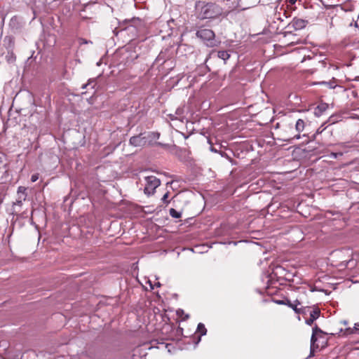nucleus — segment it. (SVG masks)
<instances>
[{"label": "nucleus", "instance_id": "nucleus-1", "mask_svg": "<svg viewBox=\"0 0 359 359\" xmlns=\"http://www.w3.org/2000/svg\"><path fill=\"white\" fill-rule=\"evenodd\" d=\"M197 18L201 20H216L226 18L229 13L216 3L199 1L196 5Z\"/></svg>", "mask_w": 359, "mask_h": 359}, {"label": "nucleus", "instance_id": "nucleus-2", "mask_svg": "<svg viewBox=\"0 0 359 359\" xmlns=\"http://www.w3.org/2000/svg\"><path fill=\"white\" fill-rule=\"evenodd\" d=\"M198 38L203 40L209 47H215L217 45L215 40V34L210 29L200 28L196 33Z\"/></svg>", "mask_w": 359, "mask_h": 359}, {"label": "nucleus", "instance_id": "nucleus-3", "mask_svg": "<svg viewBox=\"0 0 359 359\" xmlns=\"http://www.w3.org/2000/svg\"><path fill=\"white\" fill-rule=\"evenodd\" d=\"M145 182L146 184L144 192L148 196L154 194L156 189L161 184V180L155 176L146 177Z\"/></svg>", "mask_w": 359, "mask_h": 359}, {"label": "nucleus", "instance_id": "nucleus-4", "mask_svg": "<svg viewBox=\"0 0 359 359\" xmlns=\"http://www.w3.org/2000/svg\"><path fill=\"white\" fill-rule=\"evenodd\" d=\"M309 22L299 18H294L286 26L287 31L285 33H292L293 31H297L304 29L308 25Z\"/></svg>", "mask_w": 359, "mask_h": 359}, {"label": "nucleus", "instance_id": "nucleus-5", "mask_svg": "<svg viewBox=\"0 0 359 359\" xmlns=\"http://www.w3.org/2000/svg\"><path fill=\"white\" fill-rule=\"evenodd\" d=\"M126 26L123 27V29H130L139 31L143 27V21L139 18H133L131 19H126L123 22Z\"/></svg>", "mask_w": 359, "mask_h": 359}, {"label": "nucleus", "instance_id": "nucleus-6", "mask_svg": "<svg viewBox=\"0 0 359 359\" xmlns=\"http://www.w3.org/2000/svg\"><path fill=\"white\" fill-rule=\"evenodd\" d=\"M173 57V52L172 50V48H166L165 49L161 50L158 55L156 59V62L157 64L163 65L167 61L172 59Z\"/></svg>", "mask_w": 359, "mask_h": 359}, {"label": "nucleus", "instance_id": "nucleus-7", "mask_svg": "<svg viewBox=\"0 0 359 359\" xmlns=\"http://www.w3.org/2000/svg\"><path fill=\"white\" fill-rule=\"evenodd\" d=\"M309 121L306 118H299L297 120L295 123V130L297 133L293 137L288 139V141H291L292 140H299L301 137V133H302Z\"/></svg>", "mask_w": 359, "mask_h": 359}, {"label": "nucleus", "instance_id": "nucleus-8", "mask_svg": "<svg viewBox=\"0 0 359 359\" xmlns=\"http://www.w3.org/2000/svg\"><path fill=\"white\" fill-rule=\"evenodd\" d=\"M324 334H325V332H324L320 328H319L317 325H316L313 327V333L311 339V349L318 348L319 346L316 343L319 337H323Z\"/></svg>", "mask_w": 359, "mask_h": 359}, {"label": "nucleus", "instance_id": "nucleus-9", "mask_svg": "<svg viewBox=\"0 0 359 359\" xmlns=\"http://www.w3.org/2000/svg\"><path fill=\"white\" fill-rule=\"evenodd\" d=\"M212 55H217V57L224 60V62H226L227 60L229 59L231 55L226 50H219L216 52L215 50L210 51L205 60V63H206L208 60L212 57Z\"/></svg>", "mask_w": 359, "mask_h": 359}, {"label": "nucleus", "instance_id": "nucleus-10", "mask_svg": "<svg viewBox=\"0 0 359 359\" xmlns=\"http://www.w3.org/2000/svg\"><path fill=\"white\" fill-rule=\"evenodd\" d=\"M320 315V310L318 306L313 307L309 318L306 319V323L309 325H312L313 322L317 320Z\"/></svg>", "mask_w": 359, "mask_h": 359}, {"label": "nucleus", "instance_id": "nucleus-11", "mask_svg": "<svg viewBox=\"0 0 359 359\" xmlns=\"http://www.w3.org/2000/svg\"><path fill=\"white\" fill-rule=\"evenodd\" d=\"M282 13L280 12H277L276 11L274 13H273V17L271 18V22L269 21V25H270V27L272 28V29H278V26H276V20L280 21V22H283V19L282 18Z\"/></svg>", "mask_w": 359, "mask_h": 359}, {"label": "nucleus", "instance_id": "nucleus-12", "mask_svg": "<svg viewBox=\"0 0 359 359\" xmlns=\"http://www.w3.org/2000/svg\"><path fill=\"white\" fill-rule=\"evenodd\" d=\"M313 307L311 306H302L301 308H294V311L297 314H302L303 316L309 315L313 310Z\"/></svg>", "mask_w": 359, "mask_h": 359}, {"label": "nucleus", "instance_id": "nucleus-13", "mask_svg": "<svg viewBox=\"0 0 359 359\" xmlns=\"http://www.w3.org/2000/svg\"><path fill=\"white\" fill-rule=\"evenodd\" d=\"M144 137H142L141 135H137V136H133L132 137H130V144L135 146V147H140L142 146L144 141Z\"/></svg>", "mask_w": 359, "mask_h": 359}, {"label": "nucleus", "instance_id": "nucleus-14", "mask_svg": "<svg viewBox=\"0 0 359 359\" xmlns=\"http://www.w3.org/2000/svg\"><path fill=\"white\" fill-rule=\"evenodd\" d=\"M197 332L199 334V335L198 336V341H197V343H198L201 340V336L205 335L206 332H207V330L203 323H200L198 325Z\"/></svg>", "mask_w": 359, "mask_h": 359}, {"label": "nucleus", "instance_id": "nucleus-15", "mask_svg": "<svg viewBox=\"0 0 359 359\" xmlns=\"http://www.w3.org/2000/svg\"><path fill=\"white\" fill-rule=\"evenodd\" d=\"M327 108V105L326 104H319L317 107L315 108V114L316 116H320Z\"/></svg>", "mask_w": 359, "mask_h": 359}, {"label": "nucleus", "instance_id": "nucleus-16", "mask_svg": "<svg viewBox=\"0 0 359 359\" xmlns=\"http://www.w3.org/2000/svg\"><path fill=\"white\" fill-rule=\"evenodd\" d=\"M318 83L326 85L330 88H334L337 86L336 79L334 78H332L330 81H320Z\"/></svg>", "mask_w": 359, "mask_h": 359}, {"label": "nucleus", "instance_id": "nucleus-17", "mask_svg": "<svg viewBox=\"0 0 359 359\" xmlns=\"http://www.w3.org/2000/svg\"><path fill=\"white\" fill-rule=\"evenodd\" d=\"M169 213H170V215L172 217L175 218V219H179L182 216V213L178 212V211H177L174 208H170V210H169Z\"/></svg>", "mask_w": 359, "mask_h": 359}, {"label": "nucleus", "instance_id": "nucleus-18", "mask_svg": "<svg viewBox=\"0 0 359 359\" xmlns=\"http://www.w3.org/2000/svg\"><path fill=\"white\" fill-rule=\"evenodd\" d=\"M339 147L340 148H341L342 149L345 150L346 151H348V149H352V148H354L355 146L352 144H350L348 142L347 143H341L339 144Z\"/></svg>", "mask_w": 359, "mask_h": 359}, {"label": "nucleus", "instance_id": "nucleus-19", "mask_svg": "<svg viewBox=\"0 0 359 359\" xmlns=\"http://www.w3.org/2000/svg\"><path fill=\"white\" fill-rule=\"evenodd\" d=\"M286 305L289 307L292 308L294 310V308H298V305H300V302L298 300H296L294 304H292L288 299H286Z\"/></svg>", "mask_w": 359, "mask_h": 359}, {"label": "nucleus", "instance_id": "nucleus-20", "mask_svg": "<svg viewBox=\"0 0 359 359\" xmlns=\"http://www.w3.org/2000/svg\"><path fill=\"white\" fill-rule=\"evenodd\" d=\"M95 85H96V82H95V80H93V79H90V80H88V83H87L83 84V85L82 86V88H83V89H85V88H86L88 86H91V88H94Z\"/></svg>", "mask_w": 359, "mask_h": 359}, {"label": "nucleus", "instance_id": "nucleus-21", "mask_svg": "<svg viewBox=\"0 0 359 359\" xmlns=\"http://www.w3.org/2000/svg\"><path fill=\"white\" fill-rule=\"evenodd\" d=\"M26 191H27V189L25 187H19L18 189V197H19L20 196H23V194L27 195Z\"/></svg>", "mask_w": 359, "mask_h": 359}, {"label": "nucleus", "instance_id": "nucleus-22", "mask_svg": "<svg viewBox=\"0 0 359 359\" xmlns=\"http://www.w3.org/2000/svg\"><path fill=\"white\" fill-rule=\"evenodd\" d=\"M26 198H27V195H25V194H23V196H20L18 197L15 204H17L18 205H22V201H25Z\"/></svg>", "mask_w": 359, "mask_h": 359}, {"label": "nucleus", "instance_id": "nucleus-23", "mask_svg": "<svg viewBox=\"0 0 359 359\" xmlns=\"http://www.w3.org/2000/svg\"><path fill=\"white\" fill-rule=\"evenodd\" d=\"M219 154H221L222 156L226 158L231 163H236V161L232 158L229 156L227 154H226L224 151H220Z\"/></svg>", "mask_w": 359, "mask_h": 359}, {"label": "nucleus", "instance_id": "nucleus-24", "mask_svg": "<svg viewBox=\"0 0 359 359\" xmlns=\"http://www.w3.org/2000/svg\"><path fill=\"white\" fill-rule=\"evenodd\" d=\"M355 332H356V331L355 330L354 327L353 328L348 327L345 330L344 334L349 335V334H352Z\"/></svg>", "mask_w": 359, "mask_h": 359}, {"label": "nucleus", "instance_id": "nucleus-25", "mask_svg": "<svg viewBox=\"0 0 359 359\" xmlns=\"http://www.w3.org/2000/svg\"><path fill=\"white\" fill-rule=\"evenodd\" d=\"M168 196H169V192H167L163 195V196L162 198V201L164 203L168 204L170 203V201L168 200Z\"/></svg>", "mask_w": 359, "mask_h": 359}, {"label": "nucleus", "instance_id": "nucleus-26", "mask_svg": "<svg viewBox=\"0 0 359 359\" xmlns=\"http://www.w3.org/2000/svg\"><path fill=\"white\" fill-rule=\"evenodd\" d=\"M326 128H323V126L322 125L320 127H319L316 133V135H319L320 134H321L322 133H323L325 130Z\"/></svg>", "mask_w": 359, "mask_h": 359}, {"label": "nucleus", "instance_id": "nucleus-27", "mask_svg": "<svg viewBox=\"0 0 359 359\" xmlns=\"http://www.w3.org/2000/svg\"><path fill=\"white\" fill-rule=\"evenodd\" d=\"M39 173L33 174V175H32V177H31V181H32V182H34L37 181V180H38V179H39Z\"/></svg>", "mask_w": 359, "mask_h": 359}, {"label": "nucleus", "instance_id": "nucleus-28", "mask_svg": "<svg viewBox=\"0 0 359 359\" xmlns=\"http://www.w3.org/2000/svg\"><path fill=\"white\" fill-rule=\"evenodd\" d=\"M6 58L8 62L14 61L15 60V57L13 52L11 53L10 56H6Z\"/></svg>", "mask_w": 359, "mask_h": 359}, {"label": "nucleus", "instance_id": "nucleus-29", "mask_svg": "<svg viewBox=\"0 0 359 359\" xmlns=\"http://www.w3.org/2000/svg\"><path fill=\"white\" fill-rule=\"evenodd\" d=\"M318 135H316V133H315L311 136V138L310 141H314V140H315V141H317V142H320V141H321L322 140H319V139L318 138Z\"/></svg>", "mask_w": 359, "mask_h": 359}, {"label": "nucleus", "instance_id": "nucleus-30", "mask_svg": "<svg viewBox=\"0 0 359 359\" xmlns=\"http://www.w3.org/2000/svg\"><path fill=\"white\" fill-rule=\"evenodd\" d=\"M282 9L283 10V16H285L286 18L290 16V13L289 12H287L285 9L280 8V10H282Z\"/></svg>", "mask_w": 359, "mask_h": 359}, {"label": "nucleus", "instance_id": "nucleus-31", "mask_svg": "<svg viewBox=\"0 0 359 359\" xmlns=\"http://www.w3.org/2000/svg\"><path fill=\"white\" fill-rule=\"evenodd\" d=\"M275 302L278 304H285L286 305V299L285 300H275Z\"/></svg>", "mask_w": 359, "mask_h": 359}, {"label": "nucleus", "instance_id": "nucleus-32", "mask_svg": "<svg viewBox=\"0 0 359 359\" xmlns=\"http://www.w3.org/2000/svg\"><path fill=\"white\" fill-rule=\"evenodd\" d=\"M297 0H288L289 5H287V6L288 7L289 6H293L297 2Z\"/></svg>", "mask_w": 359, "mask_h": 359}, {"label": "nucleus", "instance_id": "nucleus-33", "mask_svg": "<svg viewBox=\"0 0 359 359\" xmlns=\"http://www.w3.org/2000/svg\"><path fill=\"white\" fill-rule=\"evenodd\" d=\"M354 329L357 332L359 330V323H355L354 325Z\"/></svg>", "mask_w": 359, "mask_h": 359}, {"label": "nucleus", "instance_id": "nucleus-34", "mask_svg": "<svg viewBox=\"0 0 359 359\" xmlns=\"http://www.w3.org/2000/svg\"><path fill=\"white\" fill-rule=\"evenodd\" d=\"M333 116H331L329 119V121L331 123H334L336 121L334 119H333Z\"/></svg>", "mask_w": 359, "mask_h": 359}, {"label": "nucleus", "instance_id": "nucleus-35", "mask_svg": "<svg viewBox=\"0 0 359 359\" xmlns=\"http://www.w3.org/2000/svg\"><path fill=\"white\" fill-rule=\"evenodd\" d=\"M278 270H283L282 267H281V266H276V271L275 273H278Z\"/></svg>", "mask_w": 359, "mask_h": 359}, {"label": "nucleus", "instance_id": "nucleus-36", "mask_svg": "<svg viewBox=\"0 0 359 359\" xmlns=\"http://www.w3.org/2000/svg\"><path fill=\"white\" fill-rule=\"evenodd\" d=\"M210 149H211L212 151H214V152H216V153L218 152L217 150L214 147H211Z\"/></svg>", "mask_w": 359, "mask_h": 359}, {"label": "nucleus", "instance_id": "nucleus-37", "mask_svg": "<svg viewBox=\"0 0 359 359\" xmlns=\"http://www.w3.org/2000/svg\"><path fill=\"white\" fill-rule=\"evenodd\" d=\"M332 155H333V156H334V157H337V155H340V156H341V155H342V153H333V154H332Z\"/></svg>", "mask_w": 359, "mask_h": 359}, {"label": "nucleus", "instance_id": "nucleus-38", "mask_svg": "<svg viewBox=\"0 0 359 359\" xmlns=\"http://www.w3.org/2000/svg\"><path fill=\"white\" fill-rule=\"evenodd\" d=\"M82 40V43H87V41L86 39H81Z\"/></svg>", "mask_w": 359, "mask_h": 359}, {"label": "nucleus", "instance_id": "nucleus-39", "mask_svg": "<svg viewBox=\"0 0 359 359\" xmlns=\"http://www.w3.org/2000/svg\"><path fill=\"white\" fill-rule=\"evenodd\" d=\"M155 285H156V287H160V286H161V284H160V283H159V282H158V283H156L155 284Z\"/></svg>", "mask_w": 359, "mask_h": 359}, {"label": "nucleus", "instance_id": "nucleus-40", "mask_svg": "<svg viewBox=\"0 0 359 359\" xmlns=\"http://www.w3.org/2000/svg\"><path fill=\"white\" fill-rule=\"evenodd\" d=\"M180 113H181V110L177 109V111H176V114H180Z\"/></svg>", "mask_w": 359, "mask_h": 359}]
</instances>
